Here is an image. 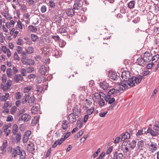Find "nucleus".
I'll list each match as a JSON object with an SVG mask.
<instances>
[{
    "mask_svg": "<svg viewBox=\"0 0 159 159\" xmlns=\"http://www.w3.org/2000/svg\"><path fill=\"white\" fill-rule=\"evenodd\" d=\"M143 76L138 75L136 76H132L131 78L130 83H128V85L131 87L135 86V83L137 84H139L141 82Z\"/></svg>",
    "mask_w": 159,
    "mask_h": 159,
    "instance_id": "obj_1",
    "label": "nucleus"
},
{
    "mask_svg": "<svg viewBox=\"0 0 159 159\" xmlns=\"http://www.w3.org/2000/svg\"><path fill=\"white\" fill-rule=\"evenodd\" d=\"M121 77L122 79L125 81L126 83H130L131 79V75L130 72L128 70L124 71L122 73L121 75Z\"/></svg>",
    "mask_w": 159,
    "mask_h": 159,
    "instance_id": "obj_2",
    "label": "nucleus"
},
{
    "mask_svg": "<svg viewBox=\"0 0 159 159\" xmlns=\"http://www.w3.org/2000/svg\"><path fill=\"white\" fill-rule=\"evenodd\" d=\"M20 148V147L19 146H17L15 148H12L11 147H9L10 150H11V156L12 157H15L17 155H19Z\"/></svg>",
    "mask_w": 159,
    "mask_h": 159,
    "instance_id": "obj_3",
    "label": "nucleus"
},
{
    "mask_svg": "<svg viewBox=\"0 0 159 159\" xmlns=\"http://www.w3.org/2000/svg\"><path fill=\"white\" fill-rule=\"evenodd\" d=\"M12 84V81L10 80H8L7 83L3 84H1V88L4 92H5L10 88Z\"/></svg>",
    "mask_w": 159,
    "mask_h": 159,
    "instance_id": "obj_4",
    "label": "nucleus"
},
{
    "mask_svg": "<svg viewBox=\"0 0 159 159\" xmlns=\"http://www.w3.org/2000/svg\"><path fill=\"white\" fill-rule=\"evenodd\" d=\"M144 60L148 62H150L152 60V54L148 51H146L144 53V56L143 57Z\"/></svg>",
    "mask_w": 159,
    "mask_h": 159,
    "instance_id": "obj_5",
    "label": "nucleus"
},
{
    "mask_svg": "<svg viewBox=\"0 0 159 159\" xmlns=\"http://www.w3.org/2000/svg\"><path fill=\"white\" fill-rule=\"evenodd\" d=\"M73 112L75 114L76 116H79L80 114L81 111V107L78 105L75 106L72 109Z\"/></svg>",
    "mask_w": 159,
    "mask_h": 159,
    "instance_id": "obj_6",
    "label": "nucleus"
},
{
    "mask_svg": "<svg viewBox=\"0 0 159 159\" xmlns=\"http://www.w3.org/2000/svg\"><path fill=\"white\" fill-rule=\"evenodd\" d=\"M83 5L82 2H75L73 6V9L79 11L81 10Z\"/></svg>",
    "mask_w": 159,
    "mask_h": 159,
    "instance_id": "obj_7",
    "label": "nucleus"
},
{
    "mask_svg": "<svg viewBox=\"0 0 159 159\" xmlns=\"http://www.w3.org/2000/svg\"><path fill=\"white\" fill-rule=\"evenodd\" d=\"M68 28L66 26V24L62 25L60 26L59 29V32L61 34H63V35H66L67 34V33Z\"/></svg>",
    "mask_w": 159,
    "mask_h": 159,
    "instance_id": "obj_8",
    "label": "nucleus"
},
{
    "mask_svg": "<svg viewBox=\"0 0 159 159\" xmlns=\"http://www.w3.org/2000/svg\"><path fill=\"white\" fill-rule=\"evenodd\" d=\"M136 63L137 64L142 66H144L147 63L146 61L144 60L143 57L139 58L137 59Z\"/></svg>",
    "mask_w": 159,
    "mask_h": 159,
    "instance_id": "obj_9",
    "label": "nucleus"
},
{
    "mask_svg": "<svg viewBox=\"0 0 159 159\" xmlns=\"http://www.w3.org/2000/svg\"><path fill=\"white\" fill-rule=\"evenodd\" d=\"M75 114L74 113H71L68 116L67 118L69 121L71 123L75 122L76 120Z\"/></svg>",
    "mask_w": 159,
    "mask_h": 159,
    "instance_id": "obj_10",
    "label": "nucleus"
},
{
    "mask_svg": "<svg viewBox=\"0 0 159 159\" xmlns=\"http://www.w3.org/2000/svg\"><path fill=\"white\" fill-rule=\"evenodd\" d=\"M23 61V63L25 64H27L29 65H34V61L32 59H26L25 57H23V59H22Z\"/></svg>",
    "mask_w": 159,
    "mask_h": 159,
    "instance_id": "obj_11",
    "label": "nucleus"
},
{
    "mask_svg": "<svg viewBox=\"0 0 159 159\" xmlns=\"http://www.w3.org/2000/svg\"><path fill=\"white\" fill-rule=\"evenodd\" d=\"M119 74L118 75H117V73L115 72H111L109 74V77L111 79L113 80H117V79L119 77Z\"/></svg>",
    "mask_w": 159,
    "mask_h": 159,
    "instance_id": "obj_12",
    "label": "nucleus"
},
{
    "mask_svg": "<svg viewBox=\"0 0 159 159\" xmlns=\"http://www.w3.org/2000/svg\"><path fill=\"white\" fill-rule=\"evenodd\" d=\"M120 136L121 137V141H124L126 139H129L130 137V135L128 132H126L123 133L120 135Z\"/></svg>",
    "mask_w": 159,
    "mask_h": 159,
    "instance_id": "obj_13",
    "label": "nucleus"
},
{
    "mask_svg": "<svg viewBox=\"0 0 159 159\" xmlns=\"http://www.w3.org/2000/svg\"><path fill=\"white\" fill-rule=\"evenodd\" d=\"M149 148L150 151L152 152H154L157 148V144L153 142H151L149 145Z\"/></svg>",
    "mask_w": 159,
    "mask_h": 159,
    "instance_id": "obj_14",
    "label": "nucleus"
},
{
    "mask_svg": "<svg viewBox=\"0 0 159 159\" xmlns=\"http://www.w3.org/2000/svg\"><path fill=\"white\" fill-rule=\"evenodd\" d=\"M30 116L27 114H23L21 117H20L19 120H20L21 119L22 120H24L25 122L28 121L30 119Z\"/></svg>",
    "mask_w": 159,
    "mask_h": 159,
    "instance_id": "obj_15",
    "label": "nucleus"
},
{
    "mask_svg": "<svg viewBox=\"0 0 159 159\" xmlns=\"http://www.w3.org/2000/svg\"><path fill=\"white\" fill-rule=\"evenodd\" d=\"M23 78L20 74L15 75L13 76V80L16 83H18L20 81L23 80Z\"/></svg>",
    "mask_w": 159,
    "mask_h": 159,
    "instance_id": "obj_16",
    "label": "nucleus"
},
{
    "mask_svg": "<svg viewBox=\"0 0 159 159\" xmlns=\"http://www.w3.org/2000/svg\"><path fill=\"white\" fill-rule=\"evenodd\" d=\"M147 132L148 133H149L153 136H157L158 134H159V132H157L154 131L153 129H152L151 128H148L147 130Z\"/></svg>",
    "mask_w": 159,
    "mask_h": 159,
    "instance_id": "obj_17",
    "label": "nucleus"
},
{
    "mask_svg": "<svg viewBox=\"0 0 159 159\" xmlns=\"http://www.w3.org/2000/svg\"><path fill=\"white\" fill-rule=\"evenodd\" d=\"M114 159H123V155L122 153H118L117 152H116L114 153Z\"/></svg>",
    "mask_w": 159,
    "mask_h": 159,
    "instance_id": "obj_18",
    "label": "nucleus"
},
{
    "mask_svg": "<svg viewBox=\"0 0 159 159\" xmlns=\"http://www.w3.org/2000/svg\"><path fill=\"white\" fill-rule=\"evenodd\" d=\"M66 12L69 16L72 17L75 15V12L73 9L71 8L67 9L66 10Z\"/></svg>",
    "mask_w": 159,
    "mask_h": 159,
    "instance_id": "obj_19",
    "label": "nucleus"
},
{
    "mask_svg": "<svg viewBox=\"0 0 159 159\" xmlns=\"http://www.w3.org/2000/svg\"><path fill=\"white\" fill-rule=\"evenodd\" d=\"M100 86L104 90H106L108 88L109 86L108 83H107L106 81H103L101 82L100 84Z\"/></svg>",
    "mask_w": 159,
    "mask_h": 159,
    "instance_id": "obj_20",
    "label": "nucleus"
},
{
    "mask_svg": "<svg viewBox=\"0 0 159 159\" xmlns=\"http://www.w3.org/2000/svg\"><path fill=\"white\" fill-rule=\"evenodd\" d=\"M27 148L28 150L30 152H34L35 150V145L33 143L28 144Z\"/></svg>",
    "mask_w": 159,
    "mask_h": 159,
    "instance_id": "obj_21",
    "label": "nucleus"
},
{
    "mask_svg": "<svg viewBox=\"0 0 159 159\" xmlns=\"http://www.w3.org/2000/svg\"><path fill=\"white\" fill-rule=\"evenodd\" d=\"M47 67L44 65L40 66L39 69V72L42 75H44L47 72Z\"/></svg>",
    "mask_w": 159,
    "mask_h": 159,
    "instance_id": "obj_22",
    "label": "nucleus"
},
{
    "mask_svg": "<svg viewBox=\"0 0 159 159\" xmlns=\"http://www.w3.org/2000/svg\"><path fill=\"white\" fill-rule=\"evenodd\" d=\"M19 130L18 127L16 124H14L13 126L12 132L14 135H15L17 133Z\"/></svg>",
    "mask_w": 159,
    "mask_h": 159,
    "instance_id": "obj_23",
    "label": "nucleus"
},
{
    "mask_svg": "<svg viewBox=\"0 0 159 159\" xmlns=\"http://www.w3.org/2000/svg\"><path fill=\"white\" fill-rule=\"evenodd\" d=\"M15 135H16L15 137L16 141V143H18L20 142L21 140V133L20 132H19L16 133Z\"/></svg>",
    "mask_w": 159,
    "mask_h": 159,
    "instance_id": "obj_24",
    "label": "nucleus"
},
{
    "mask_svg": "<svg viewBox=\"0 0 159 159\" xmlns=\"http://www.w3.org/2000/svg\"><path fill=\"white\" fill-rule=\"evenodd\" d=\"M121 150L123 151L124 153L126 155L129 154L130 153L129 149L128 147H123V146L122 145L121 147Z\"/></svg>",
    "mask_w": 159,
    "mask_h": 159,
    "instance_id": "obj_25",
    "label": "nucleus"
},
{
    "mask_svg": "<svg viewBox=\"0 0 159 159\" xmlns=\"http://www.w3.org/2000/svg\"><path fill=\"white\" fill-rule=\"evenodd\" d=\"M18 155H20V159H25L26 157L25 152L24 150H20Z\"/></svg>",
    "mask_w": 159,
    "mask_h": 159,
    "instance_id": "obj_26",
    "label": "nucleus"
},
{
    "mask_svg": "<svg viewBox=\"0 0 159 159\" xmlns=\"http://www.w3.org/2000/svg\"><path fill=\"white\" fill-rule=\"evenodd\" d=\"M9 97V94L8 93H6L5 94V95H2L1 98H0V100L1 102L3 101H5L8 99Z\"/></svg>",
    "mask_w": 159,
    "mask_h": 159,
    "instance_id": "obj_27",
    "label": "nucleus"
},
{
    "mask_svg": "<svg viewBox=\"0 0 159 159\" xmlns=\"http://www.w3.org/2000/svg\"><path fill=\"white\" fill-rule=\"evenodd\" d=\"M68 123L67 122V120H63L61 125V128L64 130L66 129L68 127Z\"/></svg>",
    "mask_w": 159,
    "mask_h": 159,
    "instance_id": "obj_28",
    "label": "nucleus"
},
{
    "mask_svg": "<svg viewBox=\"0 0 159 159\" xmlns=\"http://www.w3.org/2000/svg\"><path fill=\"white\" fill-rule=\"evenodd\" d=\"M144 141L143 140L139 141L137 144L138 148L142 149V148L144 147Z\"/></svg>",
    "mask_w": 159,
    "mask_h": 159,
    "instance_id": "obj_29",
    "label": "nucleus"
},
{
    "mask_svg": "<svg viewBox=\"0 0 159 159\" xmlns=\"http://www.w3.org/2000/svg\"><path fill=\"white\" fill-rule=\"evenodd\" d=\"M63 142L61 139H58L55 141L52 146V148H55L57 145H60Z\"/></svg>",
    "mask_w": 159,
    "mask_h": 159,
    "instance_id": "obj_30",
    "label": "nucleus"
},
{
    "mask_svg": "<svg viewBox=\"0 0 159 159\" xmlns=\"http://www.w3.org/2000/svg\"><path fill=\"white\" fill-rule=\"evenodd\" d=\"M39 109V107L38 106H34L32 107L31 111L33 114H35L38 113Z\"/></svg>",
    "mask_w": 159,
    "mask_h": 159,
    "instance_id": "obj_31",
    "label": "nucleus"
},
{
    "mask_svg": "<svg viewBox=\"0 0 159 159\" xmlns=\"http://www.w3.org/2000/svg\"><path fill=\"white\" fill-rule=\"evenodd\" d=\"M83 130H84V129L80 131L76 134L74 135V138L75 139H78L82 135L83 133V132L84 131V130L83 131Z\"/></svg>",
    "mask_w": 159,
    "mask_h": 159,
    "instance_id": "obj_32",
    "label": "nucleus"
},
{
    "mask_svg": "<svg viewBox=\"0 0 159 159\" xmlns=\"http://www.w3.org/2000/svg\"><path fill=\"white\" fill-rule=\"evenodd\" d=\"M28 28L29 30L32 32H36L37 30L36 27L32 25H29Z\"/></svg>",
    "mask_w": 159,
    "mask_h": 159,
    "instance_id": "obj_33",
    "label": "nucleus"
},
{
    "mask_svg": "<svg viewBox=\"0 0 159 159\" xmlns=\"http://www.w3.org/2000/svg\"><path fill=\"white\" fill-rule=\"evenodd\" d=\"M135 4V2L134 0L130 1L128 4V7L131 9L134 7Z\"/></svg>",
    "mask_w": 159,
    "mask_h": 159,
    "instance_id": "obj_34",
    "label": "nucleus"
},
{
    "mask_svg": "<svg viewBox=\"0 0 159 159\" xmlns=\"http://www.w3.org/2000/svg\"><path fill=\"white\" fill-rule=\"evenodd\" d=\"M136 142L135 140H133L131 142H130V145H129V147L132 149H133L136 147Z\"/></svg>",
    "mask_w": 159,
    "mask_h": 159,
    "instance_id": "obj_35",
    "label": "nucleus"
},
{
    "mask_svg": "<svg viewBox=\"0 0 159 159\" xmlns=\"http://www.w3.org/2000/svg\"><path fill=\"white\" fill-rule=\"evenodd\" d=\"M159 59V55L157 54L154 56L153 57L152 56V62L154 61V63L156 62Z\"/></svg>",
    "mask_w": 159,
    "mask_h": 159,
    "instance_id": "obj_36",
    "label": "nucleus"
},
{
    "mask_svg": "<svg viewBox=\"0 0 159 159\" xmlns=\"http://www.w3.org/2000/svg\"><path fill=\"white\" fill-rule=\"evenodd\" d=\"M7 145V142L6 140L4 143H3L2 145L0 147L1 150L2 151H4L6 148Z\"/></svg>",
    "mask_w": 159,
    "mask_h": 159,
    "instance_id": "obj_37",
    "label": "nucleus"
},
{
    "mask_svg": "<svg viewBox=\"0 0 159 159\" xmlns=\"http://www.w3.org/2000/svg\"><path fill=\"white\" fill-rule=\"evenodd\" d=\"M7 74L9 78H11V77L12 74V70L11 68H8L7 69Z\"/></svg>",
    "mask_w": 159,
    "mask_h": 159,
    "instance_id": "obj_38",
    "label": "nucleus"
},
{
    "mask_svg": "<svg viewBox=\"0 0 159 159\" xmlns=\"http://www.w3.org/2000/svg\"><path fill=\"white\" fill-rule=\"evenodd\" d=\"M26 51L27 53L30 54L33 53L34 51V49L32 47H29L26 49Z\"/></svg>",
    "mask_w": 159,
    "mask_h": 159,
    "instance_id": "obj_39",
    "label": "nucleus"
},
{
    "mask_svg": "<svg viewBox=\"0 0 159 159\" xmlns=\"http://www.w3.org/2000/svg\"><path fill=\"white\" fill-rule=\"evenodd\" d=\"M94 109V107H92L91 108L89 109L86 111V113L89 115H90L93 113Z\"/></svg>",
    "mask_w": 159,
    "mask_h": 159,
    "instance_id": "obj_40",
    "label": "nucleus"
},
{
    "mask_svg": "<svg viewBox=\"0 0 159 159\" xmlns=\"http://www.w3.org/2000/svg\"><path fill=\"white\" fill-rule=\"evenodd\" d=\"M38 121V116H35L34 117V118L32 120L31 124L34 125H36Z\"/></svg>",
    "mask_w": 159,
    "mask_h": 159,
    "instance_id": "obj_41",
    "label": "nucleus"
},
{
    "mask_svg": "<svg viewBox=\"0 0 159 159\" xmlns=\"http://www.w3.org/2000/svg\"><path fill=\"white\" fill-rule=\"evenodd\" d=\"M130 145V141L129 140H126L124 141L122 145L125 147H129Z\"/></svg>",
    "mask_w": 159,
    "mask_h": 159,
    "instance_id": "obj_42",
    "label": "nucleus"
},
{
    "mask_svg": "<svg viewBox=\"0 0 159 159\" xmlns=\"http://www.w3.org/2000/svg\"><path fill=\"white\" fill-rule=\"evenodd\" d=\"M55 20L57 24L58 25H60L61 24L62 19L60 17L58 16L55 18Z\"/></svg>",
    "mask_w": 159,
    "mask_h": 159,
    "instance_id": "obj_43",
    "label": "nucleus"
},
{
    "mask_svg": "<svg viewBox=\"0 0 159 159\" xmlns=\"http://www.w3.org/2000/svg\"><path fill=\"white\" fill-rule=\"evenodd\" d=\"M35 102V98L34 96H32L29 99L28 103L30 104L31 103H34Z\"/></svg>",
    "mask_w": 159,
    "mask_h": 159,
    "instance_id": "obj_44",
    "label": "nucleus"
},
{
    "mask_svg": "<svg viewBox=\"0 0 159 159\" xmlns=\"http://www.w3.org/2000/svg\"><path fill=\"white\" fill-rule=\"evenodd\" d=\"M2 15L8 20H10L11 19V17L7 13H2Z\"/></svg>",
    "mask_w": 159,
    "mask_h": 159,
    "instance_id": "obj_45",
    "label": "nucleus"
},
{
    "mask_svg": "<svg viewBox=\"0 0 159 159\" xmlns=\"http://www.w3.org/2000/svg\"><path fill=\"white\" fill-rule=\"evenodd\" d=\"M71 133L70 132H69L66 133L65 135H64V138H61V140L63 142L64 141L65 139H66L67 138H68L70 135Z\"/></svg>",
    "mask_w": 159,
    "mask_h": 159,
    "instance_id": "obj_46",
    "label": "nucleus"
},
{
    "mask_svg": "<svg viewBox=\"0 0 159 159\" xmlns=\"http://www.w3.org/2000/svg\"><path fill=\"white\" fill-rule=\"evenodd\" d=\"M108 95H110L111 96L112 95L115 94V89L112 88L110 89L107 93Z\"/></svg>",
    "mask_w": 159,
    "mask_h": 159,
    "instance_id": "obj_47",
    "label": "nucleus"
},
{
    "mask_svg": "<svg viewBox=\"0 0 159 159\" xmlns=\"http://www.w3.org/2000/svg\"><path fill=\"white\" fill-rule=\"evenodd\" d=\"M75 23V20L72 19H71L69 20L68 24H69L70 26H73Z\"/></svg>",
    "mask_w": 159,
    "mask_h": 159,
    "instance_id": "obj_48",
    "label": "nucleus"
},
{
    "mask_svg": "<svg viewBox=\"0 0 159 159\" xmlns=\"http://www.w3.org/2000/svg\"><path fill=\"white\" fill-rule=\"evenodd\" d=\"M62 132V130L61 129H60L57 130L55 133L57 137L58 138L61 136V133Z\"/></svg>",
    "mask_w": 159,
    "mask_h": 159,
    "instance_id": "obj_49",
    "label": "nucleus"
},
{
    "mask_svg": "<svg viewBox=\"0 0 159 159\" xmlns=\"http://www.w3.org/2000/svg\"><path fill=\"white\" fill-rule=\"evenodd\" d=\"M15 97L16 99H20L21 97V96L20 95V92H17L15 94Z\"/></svg>",
    "mask_w": 159,
    "mask_h": 159,
    "instance_id": "obj_50",
    "label": "nucleus"
},
{
    "mask_svg": "<svg viewBox=\"0 0 159 159\" xmlns=\"http://www.w3.org/2000/svg\"><path fill=\"white\" fill-rule=\"evenodd\" d=\"M32 88V87L30 86H27L24 89L23 91L24 93H28L31 90Z\"/></svg>",
    "mask_w": 159,
    "mask_h": 159,
    "instance_id": "obj_51",
    "label": "nucleus"
},
{
    "mask_svg": "<svg viewBox=\"0 0 159 159\" xmlns=\"http://www.w3.org/2000/svg\"><path fill=\"white\" fill-rule=\"evenodd\" d=\"M36 89H37V91L38 92H40V93H41L43 90V87H42L41 86L38 85L36 87Z\"/></svg>",
    "mask_w": 159,
    "mask_h": 159,
    "instance_id": "obj_52",
    "label": "nucleus"
},
{
    "mask_svg": "<svg viewBox=\"0 0 159 159\" xmlns=\"http://www.w3.org/2000/svg\"><path fill=\"white\" fill-rule=\"evenodd\" d=\"M99 105L101 106H103L105 104V101L103 98H101L98 102Z\"/></svg>",
    "mask_w": 159,
    "mask_h": 159,
    "instance_id": "obj_53",
    "label": "nucleus"
},
{
    "mask_svg": "<svg viewBox=\"0 0 159 159\" xmlns=\"http://www.w3.org/2000/svg\"><path fill=\"white\" fill-rule=\"evenodd\" d=\"M7 80V75L5 74H3L2 77V83H5Z\"/></svg>",
    "mask_w": 159,
    "mask_h": 159,
    "instance_id": "obj_54",
    "label": "nucleus"
},
{
    "mask_svg": "<svg viewBox=\"0 0 159 159\" xmlns=\"http://www.w3.org/2000/svg\"><path fill=\"white\" fill-rule=\"evenodd\" d=\"M17 109L16 107L15 106L12 107L11 109L10 112L12 114H14L16 112V110Z\"/></svg>",
    "mask_w": 159,
    "mask_h": 159,
    "instance_id": "obj_55",
    "label": "nucleus"
},
{
    "mask_svg": "<svg viewBox=\"0 0 159 159\" xmlns=\"http://www.w3.org/2000/svg\"><path fill=\"white\" fill-rule=\"evenodd\" d=\"M26 127L25 125L24 124H22L20 125L19 127L20 130L22 131H24Z\"/></svg>",
    "mask_w": 159,
    "mask_h": 159,
    "instance_id": "obj_56",
    "label": "nucleus"
},
{
    "mask_svg": "<svg viewBox=\"0 0 159 159\" xmlns=\"http://www.w3.org/2000/svg\"><path fill=\"white\" fill-rule=\"evenodd\" d=\"M52 38L56 42H58L60 39V37L58 35H53L52 36Z\"/></svg>",
    "mask_w": 159,
    "mask_h": 159,
    "instance_id": "obj_57",
    "label": "nucleus"
},
{
    "mask_svg": "<svg viewBox=\"0 0 159 159\" xmlns=\"http://www.w3.org/2000/svg\"><path fill=\"white\" fill-rule=\"evenodd\" d=\"M38 38V37L37 35L34 34H31V39L33 41H35Z\"/></svg>",
    "mask_w": 159,
    "mask_h": 159,
    "instance_id": "obj_58",
    "label": "nucleus"
},
{
    "mask_svg": "<svg viewBox=\"0 0 159 159\" xmlns=\"http://www.w3.org/2000/svg\"><path fill=\"white\" fill-rule=\"evenodd\" d=\"M129 131V135H132L134 133V132H136V129H133L132 130L131 129H128Z\"/></svg>",
    "mask_w": 159,
    "mask_h": 159,
    "instance_id": "obj_59",
    "label": "nucleus"
},
{
    "mask_svg": "<svg viewBox=\"0 0 159 159\" xmlns=\"http://www.w3.org/2000/svg\"><path fill=\"white\" fill-rule=\"evenodd\" d=\"M27 70V72L28 73H31L34 70V68L32 66L28 67Z\"/></svg>",
    "mask_w": 159,
    "mask_h": 159,
    "instance_id": "obj_60",
    "label": "nucleus"
},
{
    "mask_svg": "<svg viewBox=\"0 0 159 159\" xmlns=\"http://www.w3.org/2000/svg\"><path fill=\"white\" fill-rule=\"evenodd\" d=\"M14 58L15 60L19 61L20 58L17 53L15 52L14 55Z\"/></svg>",
    "mask_w": 159,
    "mask_h": 159,
    "instance_id": "obj_61",
    "label": "nucleus"
},
{
    "mask_svg": "<svg viewBox=\"0 0 159 159\" xmlns=\"http://www.w3.org/2000/svg\"><path fill=\"white\" fill-rule=\"evenodd\" d=\"M47 10V8L46 6L43 5L41 7V11L42 13H44L46 12Z\"/></svg>",
    "mask_w": 159,
    "mask_h": 159,
    "instance_id": "obj_62",
    "label": "nucleus"
},
{
    "mask_svg": "<svg viewBox=\"0 0 159 159\" xmlns=\"http://www.w3.org/2000/svg\"><path fill=\"white\" fill-rule=\"evenodd\" d=\"M111 97V96H110V95H108V94L107 95H106L105 94V97L104 98L106 102H108L110 98Z\"/></svg>",
    "mask_w": 159,
    "mask_h": 159,
    "instance_id": "obj_63",
    "label": "nucleus"
},
{
    "mask_svg": "<svg viewBox=\"0 0 159 159\" xmlns=\"http://www.w3.org/2000/svg\"><path fill=\"white\" fill-rule=\"evenodd\" d=\"M105 155V152H102L97 159H102Z\"/></svg>",
    "mask_w": 159,
    "mask_h": 159,
    "instance_id": "obj_64",
    "label": "nucleus"
}]
</instances>
